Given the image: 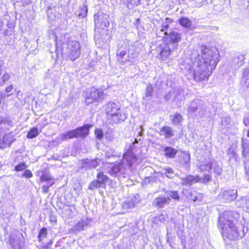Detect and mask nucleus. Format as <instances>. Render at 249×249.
Wrapping results in <instances>:
<instances>
[{
  "instance_id": "1",
  "label": "nucleus",
  "mask_w": 249,
  "mask_h": 249,
  "mask_svg": "<svg viewBox=\"0 0 249 249\" xmlns=\"http://www.w3.org/2000/svg\"><path fill=\"white\" fill-rule=\"evenodd\" d=\"M218 52L215 48L200 46L193 50L185 68L187 71L193 72L196 81L208 80L218 62Z\"/></svg>"
},
{
  "instance_id": "2",
  "label": "nucleus",
  "mask_w": 249,
  "mask_h": 249,
  "mask_svg": "<svg viewBox=\"0 0 249 249\" xmlns=\"http://www.w3.org/2000/svg\"><path fill=\"white\" fill-rule=\"evenodd\" d=\"M167 42L162 43L157 46L156 49L157 56L162 61L167 60L172 49L178 45V43L181 40V35L176 31L173 30L165 36Z\"/></svg>"
},
{
  "instance_id": "3",
  "label": "nucleus",
  "mask_w": 249,
  "mask_h": 249,
  "mask_svg": "<svg viewBox=\"0 0 249 249\" xmlns=\"http://www.w3.org/2000/svg\"><path fill=\"white\" fill-rule=\"evenodd\" d=\"M136 156L133 152L127 151L123 156V159L118 164L113 165L109 171V174L116 178L123 176L125 177L126 171L129 169L136 160Z\"/></svg>"
},
{
  "instance_id": "4",
  "label": "nucleus",
  "mask_w": 249,
  "mask_h": 249,
  "mask_svg": "<svg viewBox=\"0 0 249 249\" xmlns=\"http://www.w3.org/2000/svg\"><path fill=\"white\" fill-rule=\"evenodd\" d=\"M117 60L122 65L126 62L133 64L136 61L138 53L136 52H133L129 49L128 46L125 43H119L117 46L116 52Z\"/></svg>"
},
{
  "instance_id": "5",
  "label": "nucleus",
  "mask_w": 249,
  "mask_h": 249,
  "mask_svg": "<svg viewBox=\"0 0 249 249\" xmlns=\"http://www.w3.org/2000/svg\"><path fill=\"white\" fill-rule=\"evenodd\" d=\"M93 126L91 124H86L81 127L76 128L75 129L68 131L57 136L53 141L54 142L58 143L67 139H71L73 138H85L89 134V130Z\"/></svg>"
},
{
  "instance_id": "6",
  "label": "nucleus",
  "mask_w": 249,
  "mask_h": 249,
  "mask_svg": "<svg viewBox=\"0 0 249 249\" xmlns=\"http://www.w3.org/2000/svg\"><path fill=\"white\" fill-rule=\"evenodd\" d=\"M227 227H222V235L224 238L231 240H236L243 238L248 231V228L241 225L238 228L234 224Z\"/></svg>"
},
{
  "instance_id": "7",
  "label": "nucleus",
  "mask_w": 249,
  "mask_h": 249,
  "mask_svg": "<svg viewBox=\"0 0 249 249\" xmlns=\"http://www.w3.org/2000/svg\"><path fill=\"white\" fill-rule=\"evenodd\" d=\"M187 112L189 116L195 115L197 118H202L207 115L209 109L204 101L195 99L190 103Z\"/></svg>"
},
{
  "instance_id": "8",
  "label": "nucleus",
  "mask_w": 249,
  "mask_h": 249,
  "mask_svg": "<svg viewBox=\"0 0 249 249\" xmlns=\"http://www.w3.org/2000/svg\"><path fill=\"white\" fill-rule=\"evenodd\" d=\"M80 53V44L77 41H69L68 43H64L62 45V54L71 61H74L78 58Z\"/></svg>"
},
{
  "instance_id": "9",
  "label": "nucleus",
  "mask_w": 249,
  "mask_h": 249,
  "mask_svg": "<svg viewBox=\"0 0 249 249\" xmlns=\"http://www.w3.org/2000/svg\"><path fill=\"white\" fill-rule=\"evenodd\" d=\"M85 103L89 105L94 102H99L105 98L103 91L101 89H97L95 87H91L87 90L85 94Z\"/></svg>"
},
{
  "instance_id": "10",
  "label": "nucleus",
  "mask_w": 249,
  "mask_h": 249,
  "mask_svg": "<svg viewBox=\"0 0 249 249\" xmlns=\"http://www.w3.org/2000/svg\"><path fill=\"white\" fill-rule=\"evenodd\" d=\"M23 245L24 237L21 233L16 231L10 234L8 249H22Z\"/></svg>"
},
{
  "instance_id": "11",
  "label": "nucleus",
  "mask_w": 249,
  "mask_h": 249,
  "mask_svg": "<svg viewBox=\"0 0 249 249\" xmlns=\"http://www.w3.org/2000/svg\"><path fill=\"white\" fill-rule=\"evenodd\" d=\"M109 18L108 15L102 12H99L95 14L94 20L95 28L105 29L108 27L109 25Z\"/></svg>"
},
{
  "instance_id": "12",
  "label": "nucleus",
  "mask_w": 249,
  "mask_h": 249,
  "mask_svg": "<svg viewBox=\"0 0 249 249\" xmlns=\"http://www.w3.org/2000/svg\"><path fill=\"white\" fill-rule=\"evenodd\" d=\"M109 178L103 172H99L97 175V179L93 180L89 185L88 189L93 190L100 187L105 188L106 183L109 181Z\"/></svg>"
},
{
  "instance_id": "13",
  "label": "nucleus",
  "mask_w": 249,
  "mask_h": 249,
  "mask_svg": "<svg viewBox=\"0 0 249 249\" xmlns=\"http://www.w3.org/2000/svg\"><path fill=\"white\" fill-rule=\"evenodd\" d=\"M236 213L232 211H226L220 215L219 217V224L222 227H227L231 225L234 224L233 220L234 219V215Z\"/></svg>"
},
{
  "instance_id": "14",
  "label": "nucleus",
  "mask_w": 249,
  "mask_h": 249,
  "mask_svg": "<svg viewBox=\"0 0 249 249\" xmlns=\"http://www.w3.org/2000/svg\"><path fill=\"white\" fill-rule=\"evenodd\" d=\"M237 196V191L231 190L224 191L221 192L218 196L220 199H222L224 202H230L235 200Z\"/></svg>"
},
{
  "instance_id": "15",
  "label": "nucleus",
  "mask_w": 249,
  "mask_h": 249,
  "mask_svg": "<svg viewBox=\"0 0 249 249\" xmlns=\"http://www.w3.org/2000/svg\"><path fill=\"white\" fill-rule=\"evenodd\" d=\"M171 199L166 197L165 195H160L154 199L153 205L158 208H163L169 205Z\"/></svg>"
},
{
  "instance_id": "16",
  "label": "nucleus",
  "mask_w": 249,
  "mask_h": 249,
  "mask_svg": "<svg viewBox=\"0 0 249 249\" xmlns=\"http://www.w3.org/2000/svg\"><path fill=\"white\" fill-rule=\"evenodd\" d=\"M121 108L116 103L113 102H108L106 106L105 112L107 115V118L110 120L115 113Z\"/></svg>"
},
{
  "instance_id": "17",
  "label": "nucleus",
  "mask_w": 249,
  "mask_h": 249,
  "mask_svg": "<svg viewBox=\"0 0 249 249\" xmlns=\"http://www.w3.org/2000/svg\"><path fill=\"white\" fill-rule=\"evenodd\" d=\"M126 119V114L120 108L118 110V111L113 114L110 120L111 121L112 124H118L124 122Z\"/></svg>"
},
{
  "instance_id": "18",
  "label": "nucleus",
  "mask_w": 249,
  "mask_h": 249,
  "mask_svg": "<svg viewBox=\"0 0 249 249\" xmlns=\"http://www.w3.org/2000/svg\"><path fill=\"white\" fill-rule=\"evenodd\" d=\"M182 184L185 185H192L194 183H197L201 180V178L198 176L188 175L186 177L181 178Z\"/></svg>"
},
{
  "instance_id": "19",
  "label": "nucleus",
  "mask_w": 249,
  "mask_h": 249,
  "mask_svg": "<svg viewBox=\"0 0 249 249\" xmlns=\"http://www.w3.org/2000/svg\"><path fill=\"white\" fill-rule=\"evenodd\" d=\"M140 200L136 196L128 198L122 205L124 209L127 210L134 208L139 203Z\"/></svg>"
},
{
  "instance_id": "20",
  "label": "nucleus",
  "mask_w": 249,
  "mask_h": 249,
  "mask_svg": "<svg viewBox=\"0 0 249 249\" xmlns=\"http://www.w3.org/2000/svg\"><path fill=\"white\" fill-rule=\"evenodd\" d=\"M159 134L166 139H170L174 136V131L172 127L165 125L160 129Z\"/></svg>"
},
{
  "instance_id": "21",
  "label": "nucleus",
  "mask_w": 249,
  "mask_h": 249,
  "mask_svg": "<svg viewBox=\"0 0 249 249\" xmlns=\"http://www.w3.org/2000/svg\"><path fill=\"white\" fill-rule=\"evenodd\" d=\"M39 180L41 183L45 182L47 184H50V186H53L54 183V179L52 178L46 170H44L42 172Z\"/></svg>"
},
{
  "instance_id": "22",
  "label": "nucleus",
  "mask_w": 249,
  "mask_h": 249,
  "mask_svg": "<svg viewBox=\"0 0 249 249\" xmlns=\"http://www.w3.org/2000/svg\"><path fill=\"white\" fill-rule=\"evenodd\" d=\"M164 156L167 158L174 159L178 153V150L171 146L164 147Z\"/></svg>"
},
{
  "instance_id": "23",
  "label": "nucleus",
  "mask_w": 249,
  "mask_h": 249,
  "mask_svg": "<svg viewBox=\"0 0 249 249\" xmlns=\"http://www.w3.org/2000/svg\"><path fill=\"white\" fill-rule=\"evenodd\" d=\"M171 23V21L168 18L165 19V21H163L161 25L160 30V32L166 36L170 31L172 30L170 28L169 25Z\"/></svg>"
},
{
  "instance_id": "24",
  "label": "nucleus",
  "mask_w": 249,
  "mask_h": 249,
  "mask_svg": "<svg viewBox=\"0 0 249 249\" xmlns=\"http://www.w3.org/2000/svg\"><path fill=\"white\" fill-rule=\"evenodd\" d=\"M85 164L88 167L92 169L95 168L100 164V160L96 159L93 160L86 159L85 161Z\"/></svg>"
},
{
  "instance_id": "25",
  "label": "nucleus",
  "mask_w": 249,
  "mask_h": 249,
  "mask_svg": "<svg viewBox=\"0 0 249 249\" xmlns=\"http://www.w3.org/2000/svg\"><path fill=\"white\" fill-rule=\"evenodd\" d=\"M190 155L189 154H185L183 155L182 157V160L181 161V164L183 166L184 168L187 170H189L190 168Z\"/></svg>"
},
{
  "instance_id": "26",
  "label": "nucleus",
  "mask_w": 249,
  "mask_h": 249,
  "mask_svg": "<svg viewBox=\"0 0 249 249\" xmlns=\"http://www.w3.org/2000/svg\"><path fill=\"white\" fill-rule=\"evenodd\" d=\"M165 195L166 197H169V198L173 199L175 200H179L180 199L179 196L178 191H167L165 192Z\"/></svg>"
},
{
  "instance_id": "27",
  "label": "nucleus",
  "mask_w": 249,
  "mask_h": 249,
  "mask_svg": "<svg viewBox=\"0 0 249 249\" xmlns=\"http://www.w3.org/2000/svg\"><path fill=\"white\" fill-rule=\"evenodd\" d=\"M179 24L186 28H190L192 25V22L186 17H182L178 19Z\"/></svg>"
},
{
  "instance_id": "28",
  "label": "nucleus",
  "mask_w": 249,
  "mask_h": 249,
  "mask_svg": "<svg viewBox=\"0 0 249 249\" xmlns=\"http://www.w3.org/2000/svg\"><path fill=\"white\" fill-rule=\"evenodd\" d=\"M12 142V141L9 142L8 135H5L2 139V141L1 142L0 140V148L4 149L7 146H10Z\"/></svg>"
},
{
  "instance_id": "29",
  "label": "nucleus",
  "mask_w": 249,
  "mask_h": 249,
  "mask_svg": "<svg viewBox=\"0 0 249 249\" xmlns=\"http://www.w3.org/2000/svg\"><path fill=\"white\" fill-rule=\"evenodd\" d=\"M213 163L212 162L206 163L200 165L199 169L201 172L208 171L209 173H212V169Z\"/></svg>"
},
{
  "instance_id": "30",
  "label": "nucleus",
  "mask_w": 249,
  "mask_h": 249,
  "mask_svg": "<svg viewBox=\"0 0 249 249\" xmlns=\"http://www.w3.org/2000/svg\"><path fill=\"white\" fill-rule=\"evenodd\" d=\"M39 134L38 130L37 127H33L27 133V138L29 139H33Z\"/></svg>"
},
{
  "instance_id": "31",
  "label": "nucleus",
  "mask_w": 249,
  "mask_h": 249,
  "mask_svg": "<svg viewBox=\"0 0 249 249\" xmlns=\"http://www.w3.org/2000/svg\"><path fill=\"white\" fill-rule=\"evenodd\" d=\"M183 120L182 116L179 113H176L173 117L172 123L174 125H178L182 122Z\"/></svg>"
},
{
  "instance_id": "32",
  "label": "nucleus",
  "mask_w": 249,
  "mask_h": 249,
  "mask_svg": "<svg viewBox=\"0 0 249 249\" xmlns=\"http://www.w3.org/2000/svg\"><path fill=\"white\" fill-rule=\"evenodd\" d=\"M47 235V230L45 228H42L39 232V234L38 235V239L39 242H42L43 239L44 238H46Z\"/></svg>"
},
{
  "instance_id": "33",
  "label": "nucleus",
  "mask_w": 249,
  "mask_h": 249,
  "mask_svg": "<svg viewBox=\"0 0 249 249\" xmlns=\"http://www.w3.org/2000/svg\"><path fill=\"white\" fill-rule=\"evenodd\" d=\"M73 209L75 210L74 206H69L64 210V213L69 218H71L73 216Z\"/></svg>"
},
{
  "instance_id": "34",
  "label": "nucleus",
  "mask_w": 249,
  "mask_h": 249,
  "mask_svg": "<svg viewBox=\"0 0 249 249\" xmlns=\"http://www.w3.org/2000/svg\"><path fill=\"white\" fill-rule=\"evenodd\" d=\"M87 13L88 8L87 6L83 5L79 7L78 16L84 18L87 16Z\"/></svg>"
},
{
  "instance_id": "35",
  "label": "nucleus",
  "mask_w": 249,
  "mask_h": 249,
  "mask_svg": "<svg viewBox=\"0 0 249 249\" xmlns=\"http://www.w3.org/2000/svg\"><path fill=\"white\" fill-rule=\"evenodd\" d=\"M245 59V56L243 54H240L235 59L236 67H239L243 64Z\"/></svg>"
},
{
  "instance_id": "36",
  "label": "nucleus",
  "mask_w": 249,
  "mask_h": 249,
  "mask_svg": "<svg viewBox=\"0 0 249 249\" xmlns=\"http://www.w3.org/2000/svg\"><path fill=\"white\" fill-rule=\"evenodd\" d=\"M153 93V87L152 85L151 84H148L146 88L145 91V96L146 97H151L152 96Z\"/></svg>"
},
{
  "instance_id": "37",
  "label": "nucleus",
  "mask_w": 249,
  "mask_h": 249,
  "mask_svg": "<svg viewBox=\"0 0 249 249\" xmlns=\"http://www.w3.org/2000/svg\"><path fill=\"white\" fill-rule=\"evenodd\" d=\"M80 221L84 228H85L90 225L92 222V219L88 217H84L82 218Z\"/></svg>"
},
{
  "instance_id": "38",
  "label": "nucleus",
  "mask_w": 249,
  "mask_h": 249,
  "mask_svg": "<svg viewBox=\"0 0 249 249\" xmlns=\"http://www.w3.org/2000/svg\"><path fill=\"white\" fill-rule=\"evenodd\" d=\"M128 4L126 6L128 8H132L134 6H137L140 4L141 0H127Z\"/></svg>"
},
{
  "instance_id": "39",
  "label": "nucleus",
  "mask_w": 249,
  "mask_h": 249,
  "mask_svg": "<svg viewBox=\"0 0 249 249\" xmlns=\"http://www.w3.org/2000/svg\"><path fill=\"white\" fill-rule=\"evenodd\" d=\"M72 229L74 232H79L84 230L85 228L82 225L80 221H79L76 224H75Z\"/></svg>"
},
{
  "instance_id": "40",
  "label": "nucleus",
  "mask_w": 249,
  "mask_h": 249,
  "mask_svg": "<svg viewBox=\"0 0 249 249\" xmlns=\"http://www.w3.org/2000/svg\"><path fill=\"white\" fill-rule=\"evenodd\" d=\"M213 171L217 176H220L222 174V169L216 162L214 164Z\"/></svg>"
},
{
  "instance_id": "41",
  "label": "nucleus",
  "mask_w": 249,
  "mask_h": 249,
  "mask_svg": "<svg viewBox=\"0 0 249 249\" xmlns=\"http://www.w3.org/2000/svg\"><path fill=\"white\" fill-rule=\"evenodd\" d=\"M95 135L96 138L99 140H101L103 138V132L101 129L97 128L94 130Z\"/></svg>"
},
{
  "instance_id": "42",
  "label": "nucleus",
  "mask_w": 249,
  "mask_h": 249,
  "mask_svg": "<svg viewBox=\"0 0 249 249\" xmlns=\"http://www.w3.org/2000/svg\"><path fill=\"white\" fill-rule=\"evenodd\" d=\"M27 165L24 162H21L15 167V170L17 172L22 171L27 168Z\"/></svg>"
},
{
  "instance_id": "43",
  "label": "nucleus",
  "mask_w": 249,
  "mask_h": 249,
  "mask_svg": "<svg viewBox=\"0 0 249 249\" xmlns=\"http://www.w3.org/2000/svg\"><path fill=\"white\" fill-rule=\"evenodd\" d=\"M196 194L195 191L191 192L190 194L189 198L193 201H196L198 200H200V199L198 198V195L196 196Z\"/></svg>"
},
{
  "instance_id": "44",
  "label": "nucleus",
  "mask_w": 249,
  "mask_h": 249,
  "mask_svg": "<svg viewBox=\"0 0 249 249\" xmlns=\"http://www.w3.org/2000/svg\"><path fill=\"white\" fill-rule=\"evenodd\" d=\"M243 77L246 78V80L244 83L245 86L247 88H249V75L248 76V73L246 71L243 72Z\"/></svg>"
},
{
  "instance_id": "45",
  "label": "nucleus",
  "mask_w": 249,
  "mask_h": 249,
  "mask_svg": "<svg viewBox=\"0 0 249 249\" xmlns=\"http://www.w3.org/2000/svg\"><path fill=\"white\" fill-rule=\"evenodd\" d=\"M11 77V75L8 73H5L1 77L2 84L8 81Z\"/></svg>"
},
{
  "instance_id": "46",
  "label": "nucleus",
  "mask_w": 249,
  "mask_h": 249,
  "mask_svg": "<svg viewBox=\"0 0 249 249\" xmlns=\"http://www.w3.org/2000/svg\"><path fill=\"white\" fill-rule=\"evenodd\" d=\"M174 171L172 169L169 168L165 170V174L166 176L169 178H172L173 177Z\"/></svg>"
},
{
  "instance_id": "47",
  "label": "nucleus",
  "mask_w": 249,
  "mask_h": 249,
  "mask_svg": "<svg viewBox=\"0 0 249 249\" xmlns=\"http://www.w3.org/2000/svg\"><path fill=\"white\" fill-rule=\"evenodd\" d=\"M155 181V178L153 177H145L144 180V182L146 184L150 183L152 182Z\"/></svg>"
},
{
  "instance_id": "48",
  "label": "nucleus",
  "mask_w": 249,
  "mask_h": 249,
  "mask_svg": "<svg viewBox=\"0 0 249 249\" xmlns=\"http://www.w3.org/2000/svg\"><path fill=\"white\" fill-rule=\"evenodd\" d=\"M22 176L27 178H30L33 176V175L30 170H26L22 175Z\"/></svg>"
},
{
  "instance_id": "49",
  "label": "nucleus",
  "mask_w": 249,
  "mask_h": 249,
  "mask_svg": "<svg viewBox=\"0 0 249 249\" xmlns=\"http://www.w3.org/2000/svg\"><path fill=\"white\" fill-rule=\"evenodd\" d=\"M52 186H50V184H47L46 185H43L42 187L43 193L46 194L49 192V189Z\"/></svg>"
},
{
  "instance_id": "50",
  "label": "nucleus",
  "mask_w": 249,
  "mask_h": 249,
  "mask_svg": "<svg viewBox=\"0 0 249 249\" xmlns=\"http://www.w3.org/2000/svg\"><path fill=\"white\" fill-rule=\"evenodd\" d=\"M211 179V177L209 174H205L204 175L203 178V183H207Z\"/></svg>"
},
{
  "instance_id": "51",
  "label": "nucleus",
  "mask_w": 249,
  "mask_h": 249,
  "mask_svg": "<svg viewBox=\"0 0 249 249\" xmlns=\"http://www.w3.org/2000/svg\"><path fill=\"white\" fill-rule=\"evenodd\" d=\"M175 93H172V92H168L164 97L166 101H169L171 99L172 95H174Z\"/></svg>"
},
{
  "instance_id": "52",
  "label": "nucleus",
  "mask_w": 249,
  "mask_h": 249,
  "mask_svg": "<svg viewBox=\"0 0 249 249\" xmlns=\"http://www.w3.org/2000/svg\"><path fill=\"white\" fill-rule=\"evenodd\" d=\"M143 130L144 129L143 128L142 125H141L140 126L139 131H138V135L139 136L142 137L143 135Z\"/></svg>"
},
{
  "instance_id": "53",
  "label": "nucleus",
  "mask_w": 249,
  "mask_h": 249,
  "mask_svg": "<svg viewBox=\"0 0 249 249\" xmlns=\"http://www.w3.org/2000/svg\"><path fill=\"white\" fill-rule=\"evenodd\" d=\"M13 89V86L12 85H10L6 88L5 91L7 93H9L11 91V90H12Z\"/></svg>"
},
{
  "instance_id": "54",
  "label": "nucleus",
  "mask_w": 249,
  "mask_h": 249,
  "mask_svg": "<svg viewBox=\"0 0 249 249\" xmlns=\"http://www.w3.org/2000/svg\"><path fill=\"white\" fill-rule=\"evenodd\" d=\"M172 93H175L174 95H172V96L173 97V100L175 101L178 98V93H177L176 91H173Z\"/></svg>"
},
{
  "instance_id": "55",
  "label": "nucleus",
  "mask_w": 249,
  "mask_h": 249,
  "mask_svg": "<svg viewBox=\"0 0 249 249\" xmlns=\"http://www.w3.org/2000/svg\"><path fill=\"white\" fill-rule=\"evenodd\" d=\"M119 3L120 4H123L124 5L126 6L127 4H128L127 0H119Z\"/></svg>"
},
{
  "instance_id": "56",
  "label": "nucleus",
  "mask_w": 249,
  "mask_h": 249,
  "mask_svg": "<svg viewBox=\"0 0 249 249\" xmlns=\"http://www.w3.org/2000/svg\"><path fill=\"white\" fill-rule=\"evenodd\" d=\"M52 244V241H51L49 243H47L46 245H45L43 248H44V249H48L50 248V246Z\"/></svg>"
},
{
  "instance_id": "57",
  "label": "nucleus",
  "mask_w": 249,
  "mask_h": 249,
  "mask_svg": "<svg viewBox=\"0 0 249 249\" xmlns=\"http://www.w3.org/2000/svg\"><path fill=\"white\" fill-rule=\"evenodd\" d=\"M107 158H109L111 157H113L114 155L112 154H110L109 152H107L106 154Z\"/></svg>"
},
{
  "instance_id": "58",
  "label": "nucleus",
  "mask_w": 249,
  "mask_h": 249,
  "mask_svg": "<svg viewBox=\"0 0 249 249\" xmlns=\"http://www.w3.org/2000/svg\"><path fill=\"white\" fill-rule=\"evenodd\" d=\"M4 64V61L3 59L0 58V68L1 69L2 66Z\"/></svg>"
},
{
  "instance_id": "59",
  "label": "nucleus",
  "mask_w": 249,
  "mask_h": 249,
  "mask_svg": "<svg viewBox=\"0 0 249 249\" xmlns=\"http://www.w3.org/2000/svg\"><path fill=\"white\" fill-rule=\"evenodd\" d=\"M244 124L246 126H248V125L249 124H247V121L246 120H244Z\"/></svg>"
},
{
  "instance_id": "60",
  "label": "nucleus",
  "mask_w": 249,
  "mask_h": 249,
  "mask_svg": "<svg viewBox=\"0 0 249 249\" xmlns=\"http://www.w3.org/2000/svg\"><path fill=\"white\" fill-rule=\"evenodd\" d=\"M2 98V95H1V98L0 99V104L1 103V98Z\"/></svg>"
},
{
  "instance_id": "61",
  "label": "nucleus",
  "mask_w": 249,
  "mask_h": 249,
  "mask_svg": "<svg viewBox=\"0 0 249 249\" xmlns=\"http://www.w3.org/2000/svg\"><path fill=\"white\" fill-rule=\"evenodd\" d=\"M247 135H248V137H249V130L248 131Z\"/></svg>"
},
{
  "instance_id": "62",
  "label": "nucleus",
  "mask_w": 249,
  "mask_h": 249,
  "mask_svg": "<svg viewBox=\"0 0 249 249\" xmlns=\"http://www.w3.org/2000/svg\"><path fill=\"white\" fill-rule=\"evenodd\" d=\"M12 94H7V97H9Z\"/></svg>"
},
{
  "instance_id": "63",
  "label": "nucleus",
  "mask_w": 249,
  "mask_h": 249,
  "mask_svg": "<svg viewBox=\"0 0 249 249\" xmlns=\"http://www.w3.org/2000/svg\"><path fill=\"white\" fill-rule=\"evenodd\" d=\"M1 69L0 68V75L1 74Z\"/></svg>"
},
{
  "instance_id": "64",
  "label": "nucleus",
  "mask_w": 249,
  "mask_h": 249,
  "mask_svg": "<svg viewBox=\"0 0 249 249\" xmlns=\"http://www.w3.org/2000/svg\"><path fill=\"white\" fill-rule=\"evenodd\" d=\"M48 16L49 18H51V16L49 15H48Z\"/></svg>"
}]
</instances>
